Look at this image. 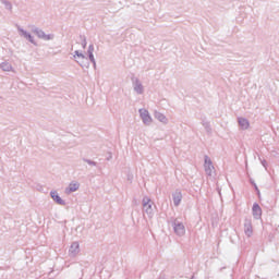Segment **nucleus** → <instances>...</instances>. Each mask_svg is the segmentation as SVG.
Returning <instances> with one entry per match:
<instances>
[{
    "label": "nucleus",
    "mask_w": 279,
    "mask_h": 279,
    "mask_svg": "<svg viewBox=\"0 0 279 279\" xmlns=\"http://www.w3.org/2000/svg\"><path fill=\"white\" fill-rule=\"evenodd\" d=\"M211 162L210 159H208V157L205 158V167H210Z\"/></svg>",
    "instance_id": "10"
},
{
    "label": "nucleus",
    "mask_w": 279,
    "mask_h": 279,
    "mask_svg": "<svg viewBox=\"0 0 279 279\" xmlns=\"http://www.w3.org/2000/svg\"><path fill=\"white\" fill-rule=\"evenodd\" d=\"M253 215L258 218L260 215H263V209H260V206L258 204L253 205Z\"/></svg>",
    "instance_id": "3"
},
{
    "label": "nucleus",
    "mask_w": 279,
    "mask_h": 279,
    "mask_svg": "<svg viewBox=\"0 0 279 279\" xmlns=\"http://www.w3.org/2000/svg\"><path fill=\"white\" fill-rule=\"evenodd\" d=\"M77 58H82V60H85L84 56L80 54L78 52H76Z\"/></svg>",
    "instance_id": "14"
},
{
    "label": "nucleus",
    "mask_w": 279,
    "mask_h": 279,
    "mask_svg": "<svg viewBox=\"0 0 279 279\" xmlns=\"http://www.w3.org/2000/svg\"><path fill=\"white\" fill-rule=\"evenodd\" d=\"M140 114L144 123H151V117H149V112L147 110L141 109Z\"/></svg>",
    "instance_id": "1"
},
{
    "label": "nucleus",
    "mask_w": 279,
    "mask_h": 279,
    "mask_svg": "<svg viewBox=\"0 0 279 279\" xmlns=\"http://www.w3.org/2000/svg\"><path fill=\"white\" fill-rule=\"evenodd\" d=\"M52 199L57 202L60 206H64V201L58 195V192H51L50 193Z\"/></svg>",
    "instance_id": "2"
},
{
    "label": "nucleus",
    "mask_w": 279,
    "mask_h": 279,
    "mask_svg": "<svg viewBox=\"0 0 279 279\" xmlns=\"http://www.w3.org/2000/svg\"><path fill=\"white\" fill-rule=\"evenodd\" d=\"M157 119H159V121H162V122L167 121V118L162 114H157Z\"/></svg>",
    "instance_id": "9"
},
{
    "label": "nucleus",
    "mask_w": 279,
    "mask_h": 279,
    "mask_svg": "<svg viewBox=\"0 0 279 279\" xmlns=\"http://www.w3.org/2000/svg\"><path fill=\"white\" fill-rule=\"evenodd\" d=\"M174 232L177 234H179V236H182V234H184V232H185L184 226L183 225H177L174 227Z\"/></svg>",
    "instance_id": "7"
},
{
    "label": "nucleus",
    "mask_w": 279,
    "mask_h": 279,
    "mask_svg": "<svg viewBox=\"0 0 279 279\" xmlns=\"http://www.w3.org/2000/svg\"><path fill=\"white\" fill-rule=\"evenodd\" d=\"M239 123L242 130H247V128H250V122L246 119L240 118Z\"/></svg>",
    "instance_id": "6"
},
{
    "label": "nucleus",
    "mask_w": 279,
    "mask_h": 279,
    "mask_svg": "<svg viewBox=\"0 0 279 279\" xmlns=\"http://www.w3.org/2000/svg\"><path fill=\"white\" fill-rule=\"evenodd\" d=\"M80 189L78 183H70L69 187L65 190L66 193H75Z\"/></svg>",
    "instance_id": "4"
},
{
    "label": "nucleus",
    "mask_w": 279,
    "mask_h": 279,
    "mask_svg": "<svg viewBox=\"0 0 279 279\" xmlns=\"http://www.w3.org/2000/svg\"><path fill=\"white\" fill-rule=\"evenodd\" d=\"M89 59L92 62H95V57L93 56V52L89 53Z\"/></svg>",
    "instance_id": "11"
},
{
    "label": "nucleus",
    "mask_w": 279,
    "mask_h": 279,
    "mask_svg": "<svg viewBox=\"0 0 279 279\" xmlns=\"http://www.w3.org/2000/svg\"><path fill=\"white\" fill-rule=\"evenodd\" d=\"M135 90H137V93H142L143 88L141 86L136 87Z\"/></svg>",
    "instance_id": "13"
},
{
    "label": "nucleus",
    "mask_w": 279,
    "mask_h": 279,
    "mask_svg": "<svg viewBox=\"0 0 279 279\" xmlns=\"http://www.w3.org/2000/svg\"><path fill=\"white\" fill-rule=\"evenodd\" d=\"M1 69H2V71H12V65L8 62H3L1 64Z\"/></svg>",
    "instance_id": "8"
},
{
    "label": "nucleus",
    "mask_w": 279,
    "mask_h": 279,
    "mask_svg": "<svg viewBox=\"0 0 279 279\" xmlns=\"http://www.w3.org/2000/svg\"><path fill=\"white\" fill-rule=\"evenodd\" d=\"M180 202H182V193L177 192L173 194V203L175 206H180Z\"/></svg>",
    "instance_id": "5"
},
{
    "label": "nucleus",
    "mask_w": 279,
    "mask_h": 279,
    "mask_svg": "<svg viewBox=\"0 0 279 279\" xmlns=\"http://www.w3.org/2000/svg\"><path fill=\"white\" fill-rule=\"evenodd\" d=\"M246 234H248V236H250V234H252V228L251 227L247 228Z\"/></svg>",
    "instance_id": "12"
}]
</instances>
